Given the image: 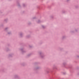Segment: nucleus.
<instances>
[{
	"label": "nucleus",
	"instance_id": "0eeeda50",
	"mask_svg": "<svg viewBox=\"0 0 79 79\" xmlns=\"http://www.w3.org/2000/svg\"><path fill=\"white\" fill-rule=\"evenodd\" d=\"M62 13H65V11H64V10H63L62 11Z\"/></svg>",
	"mask_w": 79,
	"mask_h": 79
},
{
	"label": "nucleus",
	"instance_id": "9b49d317",
	"mask_svg": "<svg viewBox=\"0 0 79 79\" xmlns=\"http://www.w3.org/2000/svg\"><path fill=\"white\" fill-rule=\"evenodd\" d=\"M69 0H67V2H69Z\"/></svg>",
	"mask_w": 79,
	"mask_h": 79
},
{
	"label": "nucleus",
	"instance_id": "39448f33",
	"mask_svg": "<svg viewBox=\"0 0 79 79\" xmlns=\"http://www.w3.org/2000/svg\"><path fill=\"white\" fill-rule=\"evenodd\" d=\"M8 29H9V27H6L5 28V30H8Z\"/></svg>",
	"mask_w": 79,
	"mask_h": 79
},
{
	"label": "nucleus",
	"instance_id": "f03ea898",
	"mask_svg": "<svg viewBox=\"0 0 79 79\" xmlns=\"http://www.w3.org/2000/svg\"><path fill=\"white\" fill-rule=\"evenodd\" d=\"M17 2V4H18L17 5L18 6H19V7H20L21 6H20V4H19L18 2Z\"/></svg>",
	"mask_w": 79,
	"mask_h": 79
},
{
	"label": "nucleus",
	"instance_id": "423d86ee",
	"mask_svg": "<svg viewBox=\"0 0 79 79\" xmlns=\"http://www.w3.org/2000/svg\"><path fill=\"white\" fill-rule=\"evenodd\" d=\"M23 6L24 7H25V6H26V5L25 4H23Z\"/></svg>",
	"mask_w": 79,
	"mask_h": 79
},
{
	"label": "nucleus",
	"instance_id": "f257e3e1",
	"mask_svg": "<svg viewBox=\"0 0 79 79\" xmlns=\"http://www.w3.org/2000/svg\"><path fill=\"white\" fill-rule=\"evenodd\" d=\"M4 22H5V23H7V22H8V19H5L4 20Z\"/></svg>",
	"mask_w": 79,
	"mask_h": 79
},
{
	"label": "nucleus",
	"instance_id": "9d476101",
	"mask_svg": "<svg viewBox=\"0 0 79 79\" xmlns=\"http://www.w3.org/2000/svg\"><path fill=\"white\" fill-rule=\"evenodd\" d=\"M31 24V23H28V24L29 25H30V24Z\"/></svg>",
	"mask_w": 79,
	"mask_h": 79
},
{
	"label": "nucleus",
	"instance_id": "7ed1b4c3",
	"mask_svg": "<svg viewBox=\"0 0 79 79\" xmlns=\"http://www.w3.org/2000/svg\"><path fill=\"white\" fill-rule=\"evenodd\" d=\"M42 27L44 29H45V28H46V26H44V25H42Z\"/></svg>",
	"mask_w": 79,
	"mask_h": 79
},
{
	"label": "nucleus",
	"instance_id": "20e7f679",
	"mask_svg": "<svg viewBox=\"0 0 79 79\" xmlns=\"http://www.w3.org/2000/svg\"><path fill=\"white\" fill-rule=\"evenodd\" d=\"M41 21L40 20H38V21L37 22V23H41Z\"/></svg>",
	"mask_w": 79,
	"mask_h": 79
},
{
	"label": "nucleus",
	"instance_id": "f8f14e48",
	"mask_svg": "<svg viewBox=\"0 0 79 79\" xmlns=\"http://www.w3.org/2000/svg\"><path fill=\"white\" fill-rule=\"evenodd\" d=\"M52 18H53V17H52Z\"/></svg>",
	"mask_w": 79,
	"mask_h": 79
},
{
	"label": "nucleus",
	"instance_id": "1a4fd4ad",
	"mask_svg": "<svg viewBox=\"0 0 79 79\" xmlns=\"http://www.w3.org/2000/svg\"><path fill=\"white\" fill-rule=\"evenodd\" d=\"M35 19V17H33V19Z\"/></svg>",
	"mask_w": 79,
	"mask_h": 79
},
{
	"label": "nucleus",
	"instance_id": "6e6552de",
	"mask_svg": "<svg viewBox=\"0 0 79 79\" xmlns=\"http://www.w3.org/2000/svg\"><path fill=\"white\" fill-rule=\"evenodd\" d=\"M2 26H3V25H0V27H2Z\"/></svg>",
	"mask_w": 79,
	"mask_h": 79
}]
</instances>
